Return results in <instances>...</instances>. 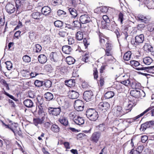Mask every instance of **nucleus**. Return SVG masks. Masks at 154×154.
Returning a JSON list of instances; mask_svg holds the SVG:
<instances>
[{"label": "nucleus", "mask_w": 154, "mask_h": 154, "mask_svg": "<svg viewBox=\"0 0 154 154\" xmlns=\"http://www.w3.org/2000/svg\"><path fill=\"white\" fill-rule=\"evenodd\" d=\"M42 12L43 14L45 16L48 15L51 12V9L48 6H45L42 8Z\"/></svg>", "instance_id": "16"}, {"label": "nucleus", "mask_w": 154, "mask_h": 154, "mask_svg": "<svg viewBox=\"0 0 154 154\" xmlns=\"http://www.w3.org/2000/svg\"><path fill=\"white\" fill-rule=\"evenodd\" d=\"M51 81L47 80L44 83V85L47 88H49L51 86Z\"/></svg>", "instance_id": "48"}, {"label": "nucleus", "mask_w": 154, "mask_h": 154, "mask_svg": "<svg viewBox=\"0 0 154 154\" xmlns=\"http://www.w3.org/2000/svg\"><path fill=\"white\" fill-rule=\"evenodd\" d=\"M123 14L122 13H120L119 15V20L120 21L121 23L122 24L124 20Z\"/></svg>", "instance_id": "55"}, {"label": "nucleus", "mask_w": 154, "mask_h": 154, "mask_svg": "<svg viewBox=\"0 0 154 154\" xmlns=\"http://www.w3.org/2000/svg\"><path fill=\"white\" fill-rule=\"evenodd\" d=\"M38 113L39 117H41V118H43L44 119H45V114L43 110L39 109L38 110Z\"/></svg>", "instance_id": "44"}, {"label": "nucleus", "mask_w": 154, "mask_h": 154, "mask_svg": "<svg viewBox=\"0 0 154 154\" xmlns=\"http://www.w3.org/2000/svg\"><path fill=\"white\" fill-rule=\"evenodd\" d=\"M148 30L150 32L153 31L154 29V25H150L148 26L147 28Z\"/></svg>", "instance_id": "64"}, {"label": "nucleus", "mask_w": 154, "mask_h": 154, "mask_svg": "<svg viewBox=\"0 0 154 154\" xmlns=\"http://www.w3.org/2000/svg\"><path fill=\"white\" fill-rule=\"evenodd\" d=\"M60 108H49L48 109V112L50 115L57 116L59 114L60 112Z\"/></svg>", "instance_id": "6"}, {"label": "nucleus", "mask_w": 154, "mask_h": 154, "mask_svg": "<svg viewBox=\"0 0 154 154\" xmlns=\"http://www.w3.org/2000/svg\"><path fill=\"white\" fill-rule=\"evenodd\" d=\"M105 45L106 49L105 50L106 52L105 57L106 56H112L113 54L112 44L110 42H107Z\"/></svg>", "instance_id": "4"}, {"label": "nucleus", "mask_w": 154, "mask_h": 154, "mask_svg": "<svg viewBox=\"0 0 154 154\" xmlns=\"http://www.w3.org/2000/svg\"><path fill=\"white\" fill-rule=\"evenodd\" d=\"M143 48L144 50L147 52H151L153 51V47L149 44H145Z\"/></svg>", "instance_id": "23"}, {"label": "nucleus", "mask_w": 154, "mask_h": 154, "mask_svg": "<svg viewBox=\"0 0 154 154\" xmlns=\"http://www.w3.org/2000/svg\"><path fill=\"white\" fill-rule=\"evenodd\" d=\"M5 9L7 12L9 14L14 13L15 10L14 5L10 3L6 5L5 7Z\"/></svg>", "instance_id": "10"}, {"label": "nucleus", "mask_w": 154, "mask_h": 154, "mask_svg": "<svg viewBox=\"0 0 154 154\" xmlns=\"http://www.w3.org/2000/svg\"><path fill=\"white\" fill-rule=\"evenodd\" d=\"M73 22L75 27H79L81 26V24L78 20L73 21Z\"/></svg>", "instance_id": "62"}, {"label": "nucleus", "mask_w": 154, "mask_h": 154, "mask_svg": "<svg viewBox=\"0 0 154 154\" xmlns=\"http://www.w3.org/2000/svg\"><path fill=\"white\" fill-rule=\"evenodd\" d=\"M85 55L82 56V60L85 62H87L88 61V54H87V53H86Z\"/></svg>", "instance_id": "53"}, {"label": "nucleus", "mask_w": 154, "mask_h": 154, "mask_svg": "<svg viewBox=\"0 0 154 154\" xmlns=\"http://www.w3.org/2000/svg\"><path fill=\"white\" fill-rule=\"evenodd\" d=\"M80 21L82 24H85L90 22L91 21V20L88 15L84 14L80 17Z\"/></svg>", "instance_id": "9"}, {"label": "nucleus", "mask_w": 154, "mask_h": 154, "mask_svg": "<svg viewBox=\"0 0 154 154\" xmlns=\"http://www.w3.org/2000/svg\"><path fill=\"white\" fill-rule=\"evenodd\" d=\"M79 96L78 92L74 90H72L69 92V97L71 99H77Z\"/></svg>", "instance_id": "19"}, {"label": "nucleus", "mask_w": 154, "mask_h": 154, "mask_svg": "<svg viewBox=\"0 0 154 154\" xmlns=\"http://www.w3.org/2000/svg\"><path fill=\"white\" fill-rule=\"evenodd\" d=\"M114 95V93L113 91H109L107 92L105 95L106 99H108L112 97Z\"/></svg>", "instance_id": "33"}, {"label": "nucleus", "mask_w": 154, "mask_h": 154, "mask_svg": "<svg viewBox=\"0 0 154 154\" xmlns=\"http://www.w3.org/2000/svg\"><path fill=\"white\" fill-rule=\"evenodd\" d=\"M108 10V8L106 7H103L101 8L100 10L102 13H105L107 12Z\"/></svg>", "instance_id": "63"}, {"label": "nucleus", "mask_w": 154, "mask_h": 154, "mask_svg": "<svg viewBox=\"0 0 154 154\" xmlns=\"http://www.w3.org/2000/svg\"><path fill=\"white\" fill-rule=\"evenodd\" d=\"M137 18L139 21H141V22H144V23H146L147 19L146 16L142 14H138L137 16Z\"/></svg>", "instance_id": "27"}, {"label": "nucleus", "mask_w": 154, "mask_h": 154, "mask_svg": "<svg viewBox=\"0 0 154 154\" xmlns=\"http://www.w3.org/2000/svg\"><path fill=\"white\" fill-rule=\"evenodd\" d=\"M145 124L147 126V127L148 128H149L154 124V121L152 120L146 122L145 123Z\"/></svg>", "instance_id": "52"}, {"label": "nucleus", "mask_w": 154, "mask_h": 154, "mask_svg": "<svg viewBox=\"0 0 154 154\" xmlns=\"http://www.w3.org/2000/svg\"><path fill=\"white\" fill-rule=\"evenodd\" d=\"M112 27V30H113L116 35L117 38L118 39L121 36L119 32L120 30L119 28L116 27V24L115 22H112L111 24Z\"/></svg>", "instance_id": "8"}, {"label": "nucleus", "mask_w": 154, "mask_h": 154, "mask_svg": "<svg viewBox=\"0 0 154 154\" xmlns=\"http://www.w3.org/2000/svg\"><path fill=\"white\" fill-rule=\"evenodd\" d=\"M86 115L90 120L95 121L98 117V112L93 109H89L86 112Z\"/></svg>", "instance_id": "2"}, {"label": "nucleus", "mask_w": 154, "mask_h": 154, "mask_svg": "<svg viewBox=\"0 0 154 154\" xmlns=\"http://www.w3.org/2000/svg\"><path fill=\"white\" fill-rule=\"evenodd\" d=\"M23 59L24 62L29 63L31 61V58L27 55L24 56L23 57Z\"/></svg>", "instance_id": "47"}, {"label": "nucleus", "mask_w": 154, "mask_h": 154, "mask_svg": "<svg viewBox=\"0 0 154 154\" xmlns=\"http://www.w3.org/2000/svg\"><path fill=\"white\" fill-rule=\"evenodd\" d=\"M141 141L142 143H145L148 139V137L146 135L142 136L141 137Z\"/></svg>", "instance_id": "59"}, {"label": "nucleus", "mask_w": 154, "mask_h": 154, "mask_svg": "<svg viewBox=\"0 0 154 154\" xmlns=\"http://www.w3.org/2000/svg\"><path fill=\"white\" fill-rule=\"evenodd\" d=\"M63 23L61 21L59 20L56 21L54 22L55 26L58 28L61 27L63 26Z\"/></svg>", "instance_id": "42"}, {"label": "nucleus", "mask_w": 154, "mask_h": 154, "mask_svg": "<svg viewBox=\"0 0 154 154\" xmlns=\"http://www.w3.org/2000/svg\"><path fill=\"white\" fill-rule=\"evenodd\" d=\"M131 54V53L130 51H128L125 53L123 56L124 60L126 61H128L130 60Z\"/></svg>", "instance_id": "29"}, {"label": "nucleus", "mask_w": 154, "mask_h": 154, "mask_svg": "<svg viewBox=\"0 0 154 154\" xmlns=\"http://www.w3.org/2000/svg\"><path fill=\"white\" fill-rule=\"evenodd\" d=\"M78 116L77 115V113L73 111L70 112L69 114V118L72 119L74 121V119H76Z\"/></svg>", "instance_id": "34"}, {"label": "nucleus", "mask_w": 154, "mask_h": 154, "mask_svg": "<svg viewBox=\"0 0 154 154\" xmlns=\"http://www.w3.org/2000/svg\"><path fill=\"white\" fill-rule=\"evenodd\" d=\"M50 57L51 61L57 62L59 60V57L56 53H52L50 54Z\"/></svg>", "instance_id": "25"}, {"label": "nucleus", "mask_w": 154, "mask_h": 154, "mask_svg": "<svg viewBox=\"0 0 154 154\" xmlns=\"http://www.w3.org/2000/svg\"><path fill=\"white\" fill-rule=\"evenodd\" d=\"M139 84L135 82H131L130 86L133 89H137L138 88Z\"/></svg>", "instance_id": "43"}, {"label": "nucleus", "mask_w": 154, "mask_h": 154, "mask_svg": "<svg viewBox=\"0 0 154 154\" xmlns=\"http://www.w3.org/2000/svg\"><path fill=\"white\" fill-rule=\"evenodd\" d=\"M130 64L133 67L140 65V63L138 61L134 60L131 61L130 62Z\"/></svg>", "instance_id": "41"}, {"label": "nucleus", "mask_w": 154, "mask_h": 154, "mask_svg": "<svg viewBox=\"0 0 154 154\" xmlns=\"http://www.w3.org/2000/svg\"><path fill=\"white\" fill-rule=\"evenodd\" d=\"M75 60L71 57H68L66 58V61L68 64H73L75 62Z\"/></svg>", "instance_id": "37"}, {"label": "nucleus", "mask_w": 154, "mask_h": 154, "mask_svg": "<svg viewBox=\"0 0 154 154\" xmlns=\"http://www.w3.org/2000/svg\"><path fill=\"white\" fill-rule=\"evenodd\" d=\"M143 61L146 65H150L152 61V59L149 57H146L143 59Z\"/></svg>", "instance_id": "28"}, {"label": "nucleus", "mask_w": 154, "mask_h": 154, "mask_svg": "<svg viewBox=\"0 0 154 154\" xmlns=\"http://www.w3.org/2000/svg\"><path fill=\"white\" fill-rule=\"evenodd\" d=\"M40 14L39 12H34L32 14V17L35 19H38V17H39Z\"/></svg>", "instance_id": "51"}, {"label": "nucleus", "mask_w": 154, "mask_h": 154, "mask_svg": "<svg viewBox=\"0 0 154 154\" xmlns=\"http://www.w3.org/2000/svg\"><path fill=\"white\" fill-rule=\"evenodd\" d=\"M147 128V126L144 123L141 125L140 130V131H143L146 130V129Z\"/></svg>", "instance_id": "57"}, {"label": "nucleus", "mask_w": 154, "mask_h": 154, "mask_svg": "<svg viewBox=\"0 0 154 154\" xmlns=\"http://www.w3.org/2000/svg\"><path fill=\"white\" fill-rule=\"evenodd\" d=\"M103 21H101V23L102 25V26L104 28L106 27H108V24L109 23L110 20L109 19L108 17L106 15H104L103 16Z\"/></svg>", "instance_id": "11"}, {"label": "nucleus", "mask_w": 154, "mask_h": 154, "mask_svg": "<svg viewBox=\"0 0 154 154\" xmlns=\"http://www.w3.org/2000/svg\"><path fill=\"white\" fill-rule=\"evenodd\" d=\"M83 33L82 32L79 31L77 32L76 35V39L79 41H81L83 39Z\"/></svg>", "instance_id": "36"}, {"label": "nucleus", "mask_w": 154, "mask_h": 154, "mask_svg": "<svg viewBox=\"0 0 154 154\" xmlns=\"http://www.w3.org/2000/svg\"><path fill=\"white\" fill-rule=\"evenodd\" d=\"M99 109L101 111H107L109 109V103L106 102H102L100 103L98 105Z\"/></svg>", "instance_id": "5"}, {"label": "nucleus", "mask_w": 154, "mask_h": 154, "mask_svg": "<svg viewBox=\"0 0 154 154\" xmlns=\"http://www.w3.org/2000/svg\"><path fill=\"white\" fill-rule=\"evenodd\" d=\"M93 95V93L91 91H86L83 93V98L87 101H88L91 100Z\"/></svg>", "instance_id": "7"}, {"label": "nucleus", "mask_w": 154, "mask_h": 154, "mask_svg": "<svg viewBox=\"0 0 154 154\" xmlns=\"http://www.w3.org/2000/svg\"><path fill=\"white\" fill-rule=\"evenodd\" d=\"M6 65V68L8 70H10L12 67V64L10 61H8L5 63Z\"/></svg>", "instance_id": "46"}, {"label": "nucleus", "mask_w": 154, "mask_h": 154, "mask_svg": "<svg viewBox=\"0 0 154 154\" xmlns=\"http://www.w3.org/2000/svg\"><path fill=\"white\" fill-rule=\"evenodd\" d=\"M69 10L73 17H75L77 16V14L76 13V11L75 9L70 8L69 9Z\"/></svg>", "instance_id": "35"}, {"label": "nucleus", "mask_w": 154, "mask_h": 154, "mask_svg": "<svg viewBox=\"0 0 154 154\" xmlns=\"http://www.w3.org/2000/svg\"><path fill=\"white\" fill-rule=\"evenodd\" d=\"M132 106V104H129L128 106V108L126 109L125 111L122 110V108L121 106H118L112 109L114 115L116 116H122L128 112L126 111H127L129 110V111H130L131 110Z\"/></svg>", "instance_id": "1"}, {"label": "nucleus", "mask_w": 154, "mask_h": 154, "mask_svg": "<svg viewBox=\"0 0 154 154\" xmlns=\"http://www.w3.org/2000/svg\"><path fill=\"white\" fill-rule=\"evenodd\" d=\"M10 129L14 132L15 135L16 134H17L19 136H21L22 135L21 131L20 130L19 128V130L14 129L13 127H12L11 128H10Z\"/></svg>", "instance_id": "39"}, {"label": "nucleus", "mask_w": 154, "mask_h": 154, "mask_svg": "<svg viewBox=\"0 0 154 154\" xmlns=\"http://www.w3.org/2000/svg\"><path fill=\"white\" fill-rule=\"evenodd\" d=\"M38 60L40 63H44L47 61V58L44 54H41L38 56Z\"/></svg>", "instance_id": "20"}, {"label": "nucleus", "mask_w": 154, "mask_h": 154, "mask_svg": "<svg viewBox=\"0 0 154 154\" xmlns=\"http://www.w3.org/2000/svg\"><path fill=\"white\" fill-rule=\"evenodd\" d=\"M128 154H140V152L137 150L132 149Z\"/></svg>", "instance_id": "56"}, {"label": "nucleus", "mask_w": 154, "mask_h": 154, "mask_svg": "<svg viewBox=\"0 0 154 154\" xmlns=\"http://www.w3.org/2000/svg\"><path fill=\"white\" fill-rule=\"evenodd\" d=\"M120 82L122 84H123L126 86H128L129 85H130L131 81L129 79H126L123 81H121Z\"/></svg>", "instance_id": "40"}, {"label": "nucleus", "mask_w": 154, "mask_h": 154, "mask_svg": "<svg viewBox=\"0 0 154 154\" xmlns=\"http://www.w3.org/2000/svg\"><path fill=\"white\" fill-rule=\"evenodd\" d=\"M4 94L5 95L8 96L9 97H10L12 99H13L15 101H17V99L15 98L14 96H13L12 95H10L8 93H7V92H5Z\"/></svg>", "instance_id": "60"}, {"label": "nucleus", "mask_w": 154, "mask_h": 154, "mask_svg": "<svg viewBox=\"0 0 154 154\" xmlns=\"http://www.w3.org/2000/svg\"><path fill=\"white\" fill-rule=\"evenodd\" d=\"M93 75L94 76V78L95 79H96L98 77V72L97 70V69L96 68H94L93 70Z\"/></svg>", "instance_id": "54"}, {"label": "nucleus", "mask_w": 154, "mask_h": 154, "mask_svg": "<svg viewBox=\"0 0 154 154\" xmlns=\"http://www.w3.org/2000/svg\"><path fill=\"white\" fill-rule=\"evenodd\" d=\"M60 122L65 126L67 125L68 121L67 120L65 117L60 118L59 120Z\"/></svg>", "instance_id": "38"}, {"label": "nucleus", "mask_w": 154, "mask_h": 154, "mask_svg": "<svg viewBox=\"0 0 154 154\" xmlns=\"http://www.w3.org/2000/svg\"><path fill=\"white\" fill-rule=\"evenodd\" d=\"M101 135L100 133L95 132L93 134L91 137V140L95 143H97Z\"/></svg>", "instance_id": "13"}, {"label": "nucleus", "mask_w": 154, "mask_h": 154, "mask_svg": "<svg viewBox=\"0 0 154 154\" xmlns=\"http://www.w3.org/2000/svg\"><path fill=\"white\" fill-rule=\"evenodd\" d=\"M105 128V125L104 124H100L98 126V129L101 131H104Z\"/></svg>", "instance_id": "50"}, {"label": "nucleus", "mask_w": 154, "mask_h": 154, "mask_svg": "<svg viewBox=\"0 0 154 154\" xmlns=\"http://www.w3.org/2000/svg\"><path fill=\"white\" fill-rule=\"evenodd\" d=\"M24 104L28 108H31L33 106V103L32 101L30 99L25 100L23 102Z\"/></svg>", "instance_id": "21"}, {"label": "nucleus", "mask_w": 154, "mask_h": 154, "mask_svg": "<svg viewBox=\"0 0 154 154\" xmlns=\"http://www.w3.org/2000/svg\"><path fill=\"white\" fill-rule=\"evenodd\" d=\"M22 73V74L23 73L24 74L23 75V76L26 78L29 77V76H30V77L33 78L38 75V74L35 72H32L30 73L29 72L25 70L23 71Z\"/></svg>", "instance_id": "15"}, {"label": "nucleus", "mask_w": 154, "mask_h": 154, "mask_svg": "<svg viewBox=\"0 0 154 154\" xmlns=\"http://www.w3.org/2000/svg\"><path fill=\"white\" fill-rule=\"evenodd\" d=\"M44 97L47 100L50 101L53 98V94L50 92H47L44 94Z\"/></svg>", "instance_id": "26"}, {"label": "nucleus", "mask_w": 154, "mask_h": 154, "mask_svg": "<svg viewBox=\"0 0 154 154\" xmlns=\"http://www.w3.org/2000/svg\"><path fill=\"white\" fill-rule=\"evenodd\" d=\"M35 52L36 53L40 52L42 49V47L41 46L38 44H37L35 45Z\"/></svg>", "instance_id": "45"}, {"label": "nucleus", "mask_w": 154, "mask_h": 154, "mask_svg": "<svg viewBox=\"0 0 154 154\" xmlns=\"http://www.w3.org/2000/svg\"><path fill=\"white\" fill-rule=\"evenodd\" d=\"M43 82L38 80H36L35 81L34 84L35 86L39 87L43 85Z\"/></svg>", "instance_id": "49"}, {"label": "nucleus", "mask_w": 154, "mask_h": 154, "mask_svg": "<svg viewBox=\"0 0 154 154\" xmlns=\"http://www.w3.org/2000/svg\"><path fill=\"white\" fill-rule=\"evenodd\" d=\"M74 107L75 109L78 111H82L83 110L84 105L83 102L79 100L75 101Z\"/></svg>", "instance_id": "3"}, {"label": "nucleus", "mask_w": 154, "mask_h": 154, "mask_svg": "<svg viewBox=\"0 0 154 154\" xmlns=\"http://www.w3.org/2000/svg\"><path fill=\"white\" fill-rule=\"evenodd\" d=\"M65 28L66 29L64 30H60L58 33V34L61 37H64L67 36L68 33L66 32V29L67 28H68L67 26H66Z\"/></svg>", "instance_id": "22"}, {"label": "nucleus", "mask_w": 154, "mask_h": 154, "mask_svg": "<svg viewBox=\"0 0 154 154\" xmlns=\"http://www.w3.org/2000/svg\"><path fill=\"white\" fill-rule=\"evenodd\" d=\"M74 122L75 124L80 125L84 124L85 120L83 117L78 116L76 119H74Z\"/></svg>", "instance_id": "17"}, {"label": "nucleus", "mask_w": 154, "mask_h": 154, "mask_svg": "<svg viewBox=\"0 0 154 154\" xmlns=\"http://www.w3.org/2000/svg\"><path fill=\"white\" fill-rule=\"evenodd\" d=\"M144 40V35L143 34H140L136 36L135 37V45H137L139 43H142Z\"/></svg>", "instance_id": "14"}, {"label": "nucleus", "mask_w": 154, "mask_h": 154, "mask_svg": "<svg viewBox=\"0 0 154 154\" xmlns=\"http://www.w3.org/2000/svg\"><path fill=\"white\" fill-rule=\"evenodd\" d=\"M99 36L100 42L101 45H103L106 42V43L107 42H110L107 39L105 38V36L102 33L99 32Z\"/></svg>", "instance_id": "12"}, {"label": "nucleus", "mask_w": 154, "mask_h": 154, "mask_svg": "<svg viewBox=\"0 0 154 154\" xmlns=\"http://www.w3.org/2000/svg\"><path fill=\"white\" fill-rule=\"evenodd\" d=\"M131 94H132V96L136 97L138 98L140 97V91L137 90H134L131 91Z\"/></svg>", "instance_id": "30"}, {"label": "nucleus", "mask_w": 154, "mask_h": 154, "mask_svg": "<svg viewBox=\"0 0 154 154\" xmlns=\"http://www.w3.org/2000/svg\"><path fill=\"white\" fill-rule=\"evenodd\" d=\"M4 94L5 95L8 96L9 97H10L12 99H13L15 101H17V99L15 98L14 96H13L12 95H10L8 93H7V92H5Z\"/></svg>", "instance_id": "61"}, {"label": "nucleus", "mask_w": 154, "mask_h": 154, "mask_svg": "<svg viewBox=\"0 0 154 154\" xmlns=\"http://www.w3.org/2000/svg\"><path fill=\"white\" fill-rule=\"evenodd\" d=\"M66 85L69 87H71L75 85V80L72 79H71L67 80L65 82Z\"/></svg>", "instance_id": "32"}, {"label": "nucleus", "mask_w": 154, "mask_h": 154, "mask_svg": "<svg viewBox=\"0 0 154 154\" xmlns=\"http://www.w3.org/2000/svg\"><path fill=\"white\" fill-rule=\"evenodd\" d=\"M57 14L59 16H61L62 15H65L66 14V12L64 11L59 10L57 11Z\"/></svg>", "instance_id": "58"}, {"label": "nucleus", "mask_w": 154, "mask_h": 154, "mask_svg": "<svg viewBox=\"0 0 154 154\" xmlns=\"http://www.w3.org/2000/svg\"><path fill=\"white\" fill-rule=\"evenodd\" d=\"M43 118H40L33 119V123L35 125L37 126L38 124H41L43 123L44 121Z\"/></svg>", "instance_id": "24"}, {"label": "nucleus", "mask_w": 154, "mask_h": 154, "mask_svg": "<svg viewBox=\"0 0 154 154\" xmlns=\"http://www.w3.org/2000/svg\"><path fill=\"white\" fill-rule=\"evenodd\" d=\"M51 129L52 131L54 133H57L60 131V128L57 125L53 124L52 125Z\"/></svg>", "instance_id": "31"}, {"label": "nucleus", "mask_w": 154, "mask_h": 154, "mask_svg": "<svg viewBox=\"0 0 154 154\" xmlns=\"http://www.w3.org/2000/svg\"><path fill=\"white\" fill-rule=\"evenodd\" d=\"M72 50L71 47L67 45L63 46L62 48V51L66 54H70Z\"/></svg>", "instance_id": "18"}]
</instances>
